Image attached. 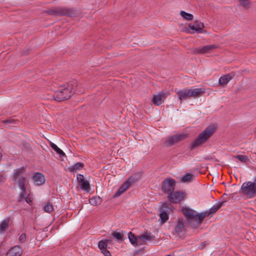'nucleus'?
Listing matches in <instances>:
<instances>
[{
    "label": "nucleus",
    "mask_w": 256,
    "mask_h": 256,
    "mask_svg": "<svg viewBox=\"0 0 256 256\" xmlns=\"http://www.w3.org/2000/svg\"><path fill=\"white\" fill-rule=\"evenodd\" d=\"M182 212L186 218V225L192 228L199 226L207 214L206 212L198 213L188 207L182 208Z\"/></svg>",
    "instance_id": "obj_1"
},
{
    "label": "nucleus",
    "mask_w": 256,
    "mask_h": 256,
    "mask_svg": "<svg viewBox=\"0 0 256 256\" xmlns=\"http://www.w3.org/2000/svg\"><path fill=\"white\" fill-rule=\"evenodd\" d=\"M216 128L214 124H210L204 130L200 132L197 138L191 144V150L198 147L206 142L214 134Z\"/></svg>",
    "instance_id": "obj_2"
},
{
    "label": "nucleus",
    "mask_w": 256,
    "mask_h": 256,
    "mask_svg": "<svg viewBox=\"0 0 256 256\" xmlns=\"http://www.w3.org/2000/svg\"><path fill=\"white\" fill-rule=\"evenodd\" d=\"M240 193L246 198H252L256 196V176L252 180L244 182L240 188Z\"/></svg>",
    "instance_id": "obj_3"
},
{
    "label": "nucleus",
    "mask_w": 256,
    "mask_h": 256,
    "mask_svg": "<svg viewBox=\"0 0 256 256\" xmlns=\"http://www.w3.org/2000/svg\"><path fill=\"white\" fill-rule=\"evenodd\" d=\"M72 95L71 88L69 85L60 87L54 94L55 100L61 102L69 98Z\"/></svg>",
    "instance_id": "obj_4"
},
{
    "label": "nucleus",
    "mask_w": 256,
    "mask_h": 256,
    "mask_svg": "<svg viewBox=\"0 0 256 256\" xmlns=\"http://www.w3.org/2000/svg\"><path fill=\"white\" fill-rule=\"evenodd\" d=\"M186 138L184 134H176L167 137L164 142V144L166 147H170L174 145Z\"/></svg>",
    "instance_id": "obj_5"
},
{
    "label": "nucleus",
    "mask_w": 256,
    "mask_h": 256,
    "mask_svg": "<svg viewBox=\"0 0 256 256\" xmlns=\"http://www.w3.org/2000/svg\"><path fill=\"white\" fill-rule=\"evenodd\" d=\"M175 186V180L172 178H168L162 182V190L168 194L174 190Z\"/></svg>",
    "instance_id": "obj_6"
},
{
    "label": "nucleus",
    "mask_w": 256,
    "mask_h": 256,
    "mask_svg": "<svg viewBox=\"0 0 256 256\" xmlns=\"http://www.w3.org/2000/svg\"><path fill=\"white\" fill-rule=\"evenodd\" d=\"M14 180L17 182L19 188L22 190V192L20 195V200L21 201L26 195V185L28 183L26 178V176L22 175L20 178Z\"/></svg>",
    "instance_id": "obj_7"
},
{
    "label": "nucleus",
    "mask_w": 256,
    "mask_h": 256,
    "mask_svg": "<svg viewBox=\"0 0 256 256\" xmlns=\"http://www.w3.org/2000/svg\"><path fill=\"white\" fill-rule=\"evenodd\" d=\"M135 181L134 178L130 177L126 180L116 192L114 195V197L116 198L120 196L125 191H126Z\"/></svg>",
    "instance_id": "obj_8"
},
{
    "label": "nucleus",
    "mask_w": 256,
    "mask_h": 256,
    "mask_svg": "<svg viewBox=\"0 0 256 256\" xmlns=\"http://www.w3.org/2000/svg\"><path fill=\"white\" fill-rule=\"evenodd\" d=\"M185 194L183 192H170L168 194V198L172 202L178 203L180 202L184 198Z\"/></svg>",
    "instance_id": "obj_9"
},
{
    "label": "nucleus",
    "mask_w": 256,
    "mask_h": 256,
    "mask_svg": "<svg viewBox=\"0 0 256 256\" xmlns=\"http://www.w3.org/2000/svg\"><path fill=\"white\" fill-rule=\"evenodd\" d=\"M216 48L217 46L215 44L207 45L199 48L194 49L193 52L195 54H204L210 52L212 50Z\"/></svg>",
    "instance_id": "obj_10"
},
{
    "label": "nucleus",
    "mask_w": 256,
    "mask_h": 256,
    "mask_svg": "<svg viewBox=\"0 0 256 256\" xmlns=\"http://www.w3.org/2000/svg\"><path fill=\"white\" fill-rule=\"evenodd\" d=\"M34 183L36 186L42 185L45 182L44 176L40 172L34 173L32 176Z\"/></svg>",
    "instance_id": "obj_11"
},
{
    "label": "nucleus",
    "mask_w": 256,
    "mask_h": 256,
    "mask_svg": "<svg viewBox=\"0 0 256 256\" xmlns=\"http://www.w3.org/2000/svg\"><path fill=\"white\" fill-rule=\"evenodd\" d=\"M189 28L190 30L198 33L206 32V30H203V28H204V24L198 21H196L193 24L189 25Z\"/></svg>",
    "instance_id": "obj_12"
},
{
    "label": "nucleus",
    "mask_w": 256,
    "mask_h": 256,
    "mask_svg": "<svg viewBox=\"0 0 256 256\" xmlns=\"http://www.w3.org/2000/svg\"><path fill=\"white\" fill-rule=\"evenodd\" d=\"M166 97V94L164 93H159L156 95H154L152 98V102L156 106L160 105Z\"/></svg>",
    "instance_id": "obj_13"
},
{
    "label": "nucleus",
    "mask_w": 256,
    "mask_h": 256,
    "mask_svg": "<svg viewBox=\"0 0 256 256\" xmlns=\"http://www.w3.org/2000/svg\"><path fill=\"white\" fill-rule=\"evenodd\" d=\"M22 250L20 246H16L10 248L6 252V256H20Z\"/></svg>",
    "instance_id": "obj_14"
},
{
    "label": "nucleus",
    "mask_w": 256,
    "mask_h": 256,
    "mask_svg": "<svg viewBox=\"0 0 256 256\" xmlns=\"http://www.w3.org/2000/svg\"><path fill=\"white\" fill-rule=\"evenodd\" d=\"M176 94L180 100H184L191 98L190 89L188 88L178 90L176 92Z\"/></svg>",
    "instance_id": "obj_15"
},
{
    "label": "nucleus",
    "mask_w": 256,
    "mask_h": 256,
    "mask_svg": "<svg viewBox=\"0 0 256 256\" xmlns=\"http://www.w3.org/2000/svg\"><path fill=\"white\" fill-rule=\"evenodd\" d=\"M175 232L178 234L182 237L184 236L185 232L184 225L183 222L179 220L177 224L175 226Z\"/></svg>",
    "instance_id": "obj_16"
},
{
    "label": "nucleus",
    "mask_w": 256,
    "mask_h": 256,
    "mask_svg": "<svg viewBox=\"0 0 256 256\" xmlns=\"http://www.w3.org/2000/svg\"><path fill=\"white\" fill-rule=\"evenodd\" d=\"M167 206L166 204H163L160 212V218L162 224L166 222L168 219V216L166 212Z\"/></svg>",
    "instance_id": "obj_17"
},
{
    "label": "nucleus",
    "mask_w": 256,
    "mask_h": 256,
    "mask_svg": "<svg viewBox=\"0 0 256 256\" xmlns=\"http://www.w3.org/2000/svg\"><path fill=\"white\" fill-rule=\"evenodd\" d=\"M234 74H229L220 77L218 80L219 84L220 86L226 84L232 78Z\"/></svg>",
    "instance_id": "obj_18"
},
{
    "label": "nucleus",
    "mask_w": 256,
    "mask_h": 256,
    "mask_svg": "<svg viewBox=\"0 0 256 256\" xmlns=\"http://www.w3.org/2000/svg\"><path fill=\"white\" fill-rule=\"evenodd\" d=\"M128 238L130 240V244L134 246H137L138 245H141L142 244L140 242V240L137 238L135 235L132 232L128 233Z\"/></svg>",
    "instance_id": "obj_19"
},
{
    "label": "nucleus",
    "mask_w": 256,
    "mask_h": 256,
    "mask_svg": "<svg viewBox=\"0 0 256 256\" xmlns=\"http://www.w3.org/2000/svg\"><path fill=\"white\" fill-rule=\"evenodd\" d=\"M191 97L196 98L200 96L204 92V90L202 88H190V89Z\"/></svg>",
    "instance_id": "obj_20"
},
{
    "label": "nucleus",
    "mask_w": 256,
    "mask_h": 256,
    "mask_svg": "<svg viewBox=\"0 0 256 256\" xmlns=\"http://www.w3.org/2000/svg\"><path fill=\"white\" fill-rule=\"evenodd\" d=\"M110 241L111 240L108 239L100 240L98 244V248L100 250L106 249L108 244L110 243Z\"/></svg>",
    "instance_id": "obj_21"
},
{
    "label": "nucleus",
    "mask_w": 256,
    "mask_h": 256,
    "mask_svg": "<svg viewBox=\"0 0 256 256\" xmlns=\"http://www.w3.org/2000/svg\"><path fill=\"white\" fill-rule=\"evenodd\" d=\"M193 177L192 174L188 173L181 178L180 180L182 182H190L192 181Z\"/></svg>",
    "instance_id": "obj_22"
},
{
    "label": "nucleus",
    "mask_w": 256,
    "mask_h": 256,
    "mask_svg": "<svg viewBox=\"0 0 256 256\" xmlns=\"http://www.w3.org/2000/svg\"><path fill=\"white\" fill-rule=\"evenodd\" d=\"M50 146L52 148L56 151V152L60 154V157H64L66 156L64 152L60 149L58 146L55 144L54 143L51 142Z\"/></svg>",
    "instance_id": "obj_23"
},
{
    "label": "nucleus",
    "mask_w": 256,
    "mask_h": 256,
    "mask_svg": "<svg viewBox=\"0 0 256 256\" xmlns=\"http://www.w3.org/2000/svg\"><path fill=\"white\" fill-rule=\"evenodd\" d=\"M83 164L78 162L70 166V172H75L78 170H80L83 167Z\"/></svg>",
    "instance_id": "obj_24"
},
{
    "label": "nucleus",
    "mask_w": 256,
    "mask_h": 256,
    "mask_svg": "<svg viewBox=\"0 0 256 256\" xmlns=\"http://www.w3.org/2000/svg\"><path fill=\"white\" fill-rule=\"evenodd\" d=\"M102 202V199L100 196L92 198L89 200V202L91 205L97 206Z\"/></svg>",
    "instance_id": "obj_25"
},
{
    "label": "nucleus",
    "mask_w": 256,
    "mask_h": 256,
    "mask_svg": "<svg viewBox=\"0 0 256 256\" xmlns=\"http://www.w3.org/2000/svg\"><path fill=\"white\" fill-rule=\"evenodd\" d=\"M24 167L22 166L14 170L13 173L14 180L20 178L22 175L21 174L24 170Z\"/></svg>",
    "instance_id": "obj_26"
},
{
    "label": "nucleus",
    "mask_w": 256,
    "mask_h": 256,
    "mask_svg": "<svg viewBox=\"0 0 256 256\" xmlns=\"http://www.w3.org/2000/svg\"><path fill=\"white\" fill-rule=\"evenodd\" d=\"M180 14L184 18V19L186 20H192L194 18L192 14H191L187 13L183 10L180 12Z\"/></svg>",
    "instance_id": "obj_27"
},
{
    "label": "nucleus",
    "mask_w": 256,
    "mask_h": 256,
    "mask_svg": "<svg viewBox=\"0 0 256 256\" xmlns=\"http://www.w3.org/2000/svg\"><path fill=\"white\" fill-rule=\"evenodd\" d=\"M81 189L86 191L89 192L90 190L89 182L88 180H84L80 183Z\"/></svg>",
    "instance_id": "obj_28"
},
{
    "label": "nucleus",
    "mask_w": 256,
    "mask_h": 256,
    "mask_svg": "<svg viewBox=\"0 0 256 256\" xmlns=\"http://www.w3.org/2000/svg\"><path fill=\"white\" fill-rule=\"evenodd\" d=\"M112 235L118 240H123V232H112Z\"/></svg>",
    "instance_id": "obj_29"
},
{
    "label": "nucleus",
    "mask_w": 256,
    "mask_h": 256,
    "mask_svg": "<svg viewBox=\"0 0 256 256\" xmlns=\"http://www.w3.org/2000/svg\"><path fill=\"white\" fill-rule=\"evenodd\" d=\"M138 238L140 240H142L144 241L150 240L152 239V236L149 233L146 232L143 234L139 236Z\"/></svg>",
    "instance_id": "obj_30"
},
{
    "label": "nucleus",
    "mask_w": 256,
    "mask_h": 256,
    "mask_svg": "<svg viewBox=\"0 0 256 256\" xmlns=\"http://www.w3.org/2000/svg\"><path fill=\"white\" fill-rule=\"evenodd\" d=\"M8 224L6 221L4 220L0 224V233H4L6 230Z\"/></svg>",
    "instance_id": "obj_31"
},
{
    "label": "nucleus",
    "mask_w": 256,
    "mask_h": 256,
    "mask_svg": "<svg viewBox=\"0 0 256 256\" xmlns=\"http://www.w3.org/2000/svg\"><path fill=\"white\" fill-rule=\"evenodd\" d=\"M220 205L213 206L210 208V211L208 212H206L207 213L206 216H208L212 213L215 212L220 208Z\"/></svg>",
    "instance_id": "obj_32"
},
{
    "label": "nucleus",
    "mask_w": 256,
    "mask_h": 256,
    "mask_svg": "<svg viewBox=\"0 0 256 256\" xmlns=\"http://www.w3.org/2000/svg\"><path fill=\"white\" fill-rule=\"evenodd\" d=\"M44 210L46 212H50L54 210V208L52 206L50 202H48L45 205Z\"/></svg>",
    "instance_id": "obj_33"
},
{
    "label": "nucleus",
    "mask_w": 256,
    "mask_h": 256,
    "mask_svg": "<svg viewBox=\"0 0 256 256\" xmlns=\"http://www.w3.org/2000/svg\"><path fill=\"white\" fill-rule=\"evenodd\" d=\"M62 14L69 16H73V13H72V10H69V9L62 10Z\"/></svg>",
    "instance_id": "obj_34"
},
{
    "label": "nucleus",
    "mask_w": 256,
    "mask_h": 256,
    "mask_svg": "<svg viewBox=\"0 0 256 256\" xmlns=\"http://www.w3.org/2000/svg\"><path fill=\"white\" fill-rule=\"evenodd\" d=\"M234 158L242 162H246L248 160V157L246 156L236 155Z\"/></svg>",
    "instance_id": "obj_35"
},
{
    "label": "nucleus",
    "mask_w": 256,
    "mask_h": 256,
    "mask_svg": "<svg viewBox=\"0 0 256 256\" xmlns=\"http://www.w3.org/2000/svg\"><path fill=\"white\" fill-rule=\"evenodd\" d=\"M26 235L24 234H22L19 236L18 240L21 243H24L26 241Z\"/></svg>",
    "instance_id": "obj_36"
},
{
    "label": "nucleus",
    "mask_w": 256,
    "mask_h": 256,
    "mask_svg": "<svg viewBox=\"0 0 256 256\" xmlns=\"http://www.w3.org/2000/svg\"><path fill=\"white\" fill-rule=\"evenodd\" d=\"M24 198H25L26 202L28 204H30L32 202V196L30 194L28 195L27 196H25L22 200H24Z\"/></svg>",
    "instance_id": "obj_37"
},
{
    "label": "nucleus",
    "mask_w": 256,
    "mask_h": 256,
    "mask_svg": "<svg viewBox=\"0 0 256 256\" xmlns=\"http://www.w3.org/2000/svg\"><path fill=\"white\" fill-rule=\"evenodd\" d=\"M77 180H78V181L79 182H84V176L82 174H78V176H77Z\"/></svg>",
    "instance_id": "obj_38"
},
{
    "label": "nucleus",
    "mask_w": 256,
    "mask_h": 256,
    "mask_svg": "<svg viewBox=\"0 0 256 256\" xmlns=\"http://www.w3.org/2000/svg\"><path fill=\"white\" fill-rule=\"evenodd\" d=\"M101 252L104 254V256H111L110 252L106 249L101 250Z\"/></svg>",
    "instance_id": "obj_39"
},
{
    "label": "nucleus",
    "mask_w": 256,
    "mask_h": 256,
    "mask_svg": "<svg viewBox=\"0 0 256 256\" xmlns=\"http://www.w3.org/2000/svg\"><path fill=\"white\" fill-rule=\"evenodd\" d=\"M242 4L246 6L249 4L248 0H240Z\"/></svg>",
    "instance_id": "obj_40"
},
{
    "label": "nucleus",
    "mask_w": 256,
    "mask_h": 256,
    "mask_svg": "<svg viewBox=\"0 0 256 256\" xmlns=\"http://www.w3.org/2000/svg\"><path fill=\"white\" fill-rule=\"evenodd\" d=\"M14 119L9 118V119L4 120V122L7 123V124H12V123H13L14 122Z\"/></svg>",
    "instance_id": "obj_41"
},
{
    "label": "nucleus",
    "mask_w": 256,
    "mask_h": 256,
    "mask_svg": "<svg viewBox=\"0 0 256 256\" xmlns=\"http://www.w3.org/2000/svg\"><path fill=\"white\" fill-rule=\"evenodd\" d=\"M6 180V177L2 175L0 176V184H3Z\"/></svg>",
    "instance_id": "obj_42"
},
{
    "label": "nucleus",
    "mask_w": 256,
    "mask_h": 256,
    "mask_svg": "<svg viewBox=\"0 0 256 256\" xmlns=\"http://www.w3.org/2000/svg\"><path fill=\"white\" fill-rule=\"evenodd\" d=\"M166 256H172L170 254H168Z\"/></svg>",
    "instance_id": "obj_43"
}]
</instances>
